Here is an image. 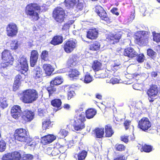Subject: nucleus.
Wrapping results in <instances>:
<instances>
[{
	"mask_svg": "<svg viewBox=\"0 0 160 160\" xmlns=\"http://www.w3.org/2000/svg\"><path fill=\"white\" fill-rule=\"evenodd\" d=\"M151 126V122L147 118L143 117L138 122V128L145 132H147Z\"/></svg>",
	"mask_w": 160,
	"mask_h": 160,
	"instance_id": "nucleus-8",
	"label": "nucleus"
},
{
	"mask_svg": "<svg viewBox=\"0 0 160 160\" xmlns=\"http://www.w3.org/2000/svg\"><path fill=\"white\" fill-rule=\"evenodd\" d=\"M137 60L139 62H144L145 59V57L142 54H139L137 58Z\"/></svg>",
	"mask_w": 160,
	"mask_h": 160,
	"instance_id": "nucleus-49",
	"label": "nucleus"
},
{
	"mask_svg": "<svg viewBox=\"0 0 160 160\" xmlns=\"http://www.w3.org/2000/svg\"><path fill=\"white\" fill-rule=\"evenodd\" d=\"M100 47V43L98 42H96L91 45L90 49L92 50L97 51L99 49Z\"/></svg>",
	"mask_w": 160,
	"mask_h": 160,
	"instance_id": "nucleus-39",
	"label": "nucleus"
},
{
	"mask_svg": "<svg viewBox=\"0 0 160 160\" xmlns=\"http://www.w3.org/2000/svg\"><path fill=\"white\" fill-rule=\"evenodd\" d=\"M158 92L156 86L154 85L151 87L148 90L147 94L150 98L156 97Z\"/></svg>",
	"mask_w": 160,
	"mask_h": 160,
	"instance_id": "nucleus-20",
	"label": "nucleus"
},
{
	"mask_svg": "<svg viewBox=\"0 0 160 160\" xmlns=\"http://www.w3.org/2000/svg\"><path fill=\"white\" fill-rule=\"evenodd\" d=\"M11 113L13 118L15 119L18 118L22 114L20 107L18 105L12 107L11 110Z\"/></svg>",
	"mask_w": 160,
	"mask_h": 160,
	"instance_id": "nucleus-14",
	"label": "nucleus"
},
{
	"mask_svg": "<svg viewBox=\"0 0 160 160\" xmlns=\"http://www.w3.org/2000/svg\"><path fill=\"white\" fill-rule=\"evenodd\" d=\"M33 158V155L30 154H24L21 160H32Z\"/></svg>",
	"mask_w": 160,
	"mask_h": 160,
	"instance_id": "nucleus-45",
	"label": "nucleus"
},
{
	"mask_svg": "<svg viewBox=\"0 0 160 160\" xmlns=\"http://www.w3.org/2000/svg\"><path fill=\"white\" fill-rule=\"evenodd\" d=\"M60 153V151H52L51 152H47V154L51 156H56Z\"/></svg>",
	"mask_w": 160,
	"mask_h": 160,
	"instance_id": "nucleus-53",
	"label": "nucleus"
},
{
	"mask_svg": "<svg viewBox=\"0 0 160 160\" xmlns=\"http://www.w3.org/2000/svg\"><path fill=\"white\" fill-rule=\"evenodd\" d=\"M158 72H152L151 73V76L152 78H156L157 77Z\"/></svg>",
	"mask_w": 160,
	"mask_h": 160,
	"instance_id": "nucleus-61",
	"label": "nucleus"
},
{
	"mask_svg": "<svg viewBox=\"0 0 160 160\" xmlns=\"http://www.w3.org/2000/svg\"><path fill=\"white\" fill-rule=\"evenodd\" d=\"M48 52L47 51H44L42 52L41 55V58L45 61H47L48 59Z\"/></svg>",
	"mask_w": 160,
	"mask_h": 160,
	"instance_id": "nucleus-48",
	"label": "nucleus"
},
{
	"mask_svg": "<svg viewBox=\"0 0 160 160\" xmlns=\"http://www.w3.org/2000/svg\"><path fill=\"white\" fill-rule=\"evenodd\" d=\"M140 147H141L142 150H152L153 149L152 146L150 145L144 144L142 147L140 145Z\"/></svg>",
	"mask_w": 160,
	"mask_h": 160,
	"instance_id": "nucleus-50",
	"label": "nucleus"
},
{
	"mask_svg": "<svg viewBox=\"0 0 160 160\" xmlns=\"http://www.w3.org/2000/svg\"><path fill=\"white\" fill-rule=\"evenodd\" d=\"M95 76L96 78H104L106 77H108V75L106 71H104L100 74H97V73H95Z\"/></svg>",
	"mask_w": 160,
	"mask_h": 160,
	"instance_id": "nucleus-47",
	"label": "nucleus"
},
{
	"mask_svg": "<svg viewBox=\"0 0 160 160\" xmlns=\"http://www.w3.org/2000/svg\"><path fill=\"white\" fill-rule=\"evenodd\" d=\"M51 103L52 105L57 108L56 109H54L56 110V111L60 109V108L62 104L60 99H54L52 101Z\"/></svg>",
	"mask_w": 160,
	"mask_h": 160,
	"instance_id": "nucleus-30",
	"label": "nucleus"
},
{
	"mask_svg": "<svg viewBox=\"0 0 160 160\" xmlns=\"http://www.w3.org/2000/svg\"><path fill=\"white\" fill-rule=\"evenodd\" d=\"M75 94L74 92L73 91H70L68 92V100L70 99Z\"/></svg>",
	"mask_w": 160,
	"mask_h": 160,
	"instance_id": "nucleus-56",
	"label": "nucleus"
},
{
	"mask_svg": "<svg viewBox=\"0 0 160 160\" xmlns=\"http://www.w3.org/2000/svg\"><path fill=\"white\" fill-rule=\"evenodd\" d=\"M130 123L131 121L129 120H126L125 122L124 125L126 130L129 128Z\"/></svg>",
	"mask_w": 160,
	"mask_h": 160,
	"instance_id": "nucleus-58",
	"label": "nucleus"
},
{
	"mask_svg": "<svg viewBox=\"0 0 160 160\" xmlns=\"http://www.w3.org/2000/svg\"><path fill=\"white\" fill-rule=\"evenodd\" d=\"M70 71H69L68 76L70 78L71 80L76 79L80 75V72L75 69H71Z\"/></svg>",
	"mask_w": 160,
	"mask_h": 160,
	"instance_id": "nucleus-23",
	"label": "nucleus"
},
{
	"mask_svg": "<svg viewBox=\"0 0 160 160\" xmlns=\"http://www.w3.org/2000/svg\"><path fill=\"white\" fill-rule=\"evenodd\" d=\"M80 79L86 83H89L93 80V77L88 72L86 73L83 78H80Z\"/></svg>",
	"mask_w": 160,
	"mask_h": 160,
	"instance_id": "nucleus-28",
	"label": "nucleus"
},
{
	"mask_svg": "<svg viewBox=\"0 0 160 160\" xmlns=\"http://www.w3.org/2000/svg\"><path fill=\"white\" fill-rule=\"evenodd\" d=\"M78 63L77 58L75 57L70 58L68 62V65L71 67L76 66Z\"/></svg>",
	"mask_w": 160,
	"mask_h": 160,
	"instance_id": "nucleus-35",
	"label": "nucleus"
},
{
	"mask_svg": "<svg viewBox=\"0 0 160 160\" xmlns=\"http://www.w3.org/2000/svg\"><path fill=\"white\" fill-rule=\"evenodd\" d=\"M120 63L119 62H115L113 64H112L111 65V70L114 71L118 69L120 67L119 66Z\"/></svg>",
	"mask_w": 160,
	"mask_h": 160,
	"instance_id": "nucleus-42",
	"label": "nucleus"
},
{
	"mask_svg": "<svg viewBox=\"0 0 160 160\" xmlns=\"http://www.w3.org/2000/svg\"><path fill=\"white\" fill-rule=\"evenodd\" d=\"M77 0H65V6L67 8H72L77 2Z\"/></svg>",
	"mask_w": 160,
	"mask_h": 160,
	"instance_id": "nucleus-33",
	"label": "nucleus"
},
{
	"mask_svg": "<svg viewBox=\"0 0 160 160\" xmlns=\"http://www.w3.org/2000/svg\"><path fill=\"white\" fill-rule=\"evenodd\" d=\"M69 25L68 24H65L63 26L62 28V30L64 31H67L69 28Z\"/></svg>",
	"mask_w": 160,
	"mask_h": 160,
	"instance_id": "nucleus-60",
	"label": "nucleus"
},
{
	"mask_svg": "<svg viewBox=\"0 0 160 160\" xmlns=\"http://www.w3.org/2000/svg\"><path fill=\"white\" fill-rule=\"evenodd\" d=\"M152 35H153V39L154 41L156 42L157 43L160 42V34L156 33L155 32H152Z\"/></svg>",
	"mask_w": 160,
	"mask_h": 160,
	"instance_id": "nucleus-46",
	"label": "nucleus"
},
{
	"mask_svg": "<svg viewBox=\"0 0 160 160\" xmlns=\"http://www.w3.org/2000/svg\"><path fill=\"white\" fill-rule=\"evenodd\" d=\"M10 46L12 50H16L17 49L18 46L17 40H14L12 41L10 44Z\"/></svg>",
	"mask_w": 160,
	"mask_h": 160,
	"instance_id": "nucleus-44",
	"label": "nucleus"
},
{
	"mask_svg": "<svg viewBox=\"0 0 160 160\" xmlns=\"http://www.w3.org/2000/svg\"><path fill=\"white\" fill-rule=\"evenodd\" d=\"M106 136V137H111L114 133L112 127L109 124L105 127Z\"/></svg>",
	"mask_w": 160,
	"mask_h": 160,
	"instance_id": "nucleus-32",
	"label": "nucleus"
},
{
	"mask_svg": "<svg viewBox=\"0 0 160 160\" xmlns=\"http://www.w3.org/2000/svg\"><path fill=\"white\" fill-rule=\"evenodd\" d=\"M95 131L97 138H101L103 137L104 134V128H97L95 129Z\"/></svg>",
	"mask_w": 160,
	"mask_h": 160,
	"instance_id": "nucleus-34",
	"label": "nucleus"
},
{
	"mask_svg": "<svg viewBox=\"0 0 160 160\" xmlns=\"http://www.w3.org/2000/svg\"><path fill=\"white\" fill-rule=\"evenodd\" d=\"M20 64L19 67L18 71H20L19 74L16 76L15 78L14 82L13 85V90H16L21 85V81L24 78L25 74L28 70V66L26 58L22 57L18 61Z\"/></svg>",
	"mask_w": 160,
	"mask_h": 160,
	"instance_id": "nucleus-1",
	"label": "nucleus"
},
{
	"mask_svg": "<svg viewBox=\"0 0 160 160\" xmlns=\"http://www.w3.org/2000/svg\"><path fill=\"white\" fill-rule=\"evenodd\" d=\"M34 114L33 112L26 110L23 112L22 118L27 122L31 121L34 118Z\"/></svg>",
	"mask_w": 160,
	"mask_h": 160,
	"instance_id": "nucleus-15",
	"label": "nucleus"
},
{
	"mask_svg": "<svg viewBox=\"0 0 160 160\" xmlns=\"http://www.w3.org/2000/svg\"><path fill=\"white\" fill-rule=\"evenodd\" d=\"M87 152L86 151H81L77 155L78 160L84 159L87 155Z\"/></svg>",
	"mask_w": 160,
	"mask_h": 160,
	"instance_id": "nucleus-37",
	"label": "nucleus"
},
{
	"mask_svg": "<svg viewBox=\"0 0 160 160\" xmlns=\"http://www.w3.org/2000/svg\"><path fill=\"white\" fill-rule=\"evenodd\" d=\"M117 9L116 8H113L111 10V11L113 13L117 16L119 15V13L117 12Z\"/></svg>",
	"mask_w": 160,
	"mask_h": 160,
	"instance_id": "nucleus-62",
	"label": "nucleus"
},
{
	"mask_svg": "<svg viewBox=\"0 0 160 160\" xmlns=\"http://www.w3.org/2000/svg\"><path fill=\"white\" fill-rule=\"evenodd\" d=\"M84 7L83 2L78 1V4L76 5V8L78 10H81Z\"/></svg>",
	"mask_w": 160,
	"mask_h": 160,
	"instance_id": "nucleus-52",
	"label": "nucleus"
},
{
	"mask_svg": "<svg viewBox=\"0 0 160 160\" xmlns=\"http://www.w3.org/2000/svg\"><path fill=\"white\" fill-rule=\"evenodd\" d=\"M7 33L9 37H13L16 36L18 32V28L17 25L14 23H10L7 26Z\"/></svg>",
	"mask_w": 160,
	"mask_h": 160,
	"instance_id": "nucleus-10",
	"label": "nucleus"
},
{
	"mask_svg": "<svg viewBox=\"0 0 160 160\" xmlns=\"http://www.w3.org/2000/svg\"><path fill=\"white\" fill-rule=\"evenodd\" d=\"M74 127V129L77 131L81 130L84 128V124L83 122L75 120Z\"/></svg>",
	"mask_w": 160,
	"mask_h": 160,
	"instance_id": "nucleus-27",
	"label": "nucleus"
},
{
	"mask_svg": "<svg viewBox=\"0 0 160 160\" xmlns=\"http://www.w3.org/2000/svg\"><path fill=\"white\" fill-rule=\"evenodd\" d=\"M21 157L20 152L15 151L11 153L5 154L2 157V160H20Z\"/></svg>",
	"mask_w": 160,
	"mask_h": 160,
	"instance_id": "nucleus-11",
	"label": "nucleus"
},
{
	"mask_svg": "<svg viewBox=\"0 0 160 160\" xmlns=\"http://www.w3.org/2000/svg\"><path fill=\"white\" fill-rule=\"evenodd\" d=\"M77 42L75 39L70 40L64 43L63 46L65 51L67 53L72 52L77 47Z\"/></svg>",
	"mask_w": 160,
	"mask_h": 160,
	"instance_id": "nucleus-9",
	"label": "nucleus"
},
{
	"mask_svg": "<svg viewBox=\"0 0 160 160\" xmlns=\"http://www.w3.org/2000/svg\"><path fill=\"white\" fill-rule=\"evenodd\" d=\"M38 97V94L34 89H28L23 92L21 98L22 101L26 103H30L36 101Z\"/></svg>",
	"mask_w": 160,
	"mask_h": 160,
	"instance_id": "nucleus-3",
	"label": "nucleus"
},
{
	"mask_svg": "<svg viewBox=\"0 0 160 160\" xmlns=\"http://www.w3.org/2000/svg\"><path fill=\"white\" fill-rule=\"evenodd\" d=\"M8 104L7 102L6 98H1L0 99V107L2 108H4L7 107Z\"/></svg>",
	"mask_w": 160,
	"mask_h": 160,
	"instance_id": "nucleus-41",
	"label": "nucleus"
},
{
	"mask_svg": "<svg viewBox=\"0 0 160 160\" xmlns=\"http://www.w3.org/2000/svg\"><path fill=\"white\" fill-rule=\"evenodd\" d=\"M27 148L28 149H34L35 146L34 144H28L27 145Z\"/></svg>",
	"mask_w": 160,
	"mask_h": 160,
	"instance_id": "nucleus-64",
	"label": "nucleus"
},
{
	"mask_svg": "<svg viewBox=\"0 0 160 160\" xmlns=\"http://www.w3.org/2000/svg\"><path fill=\"white\" fill-rule=\"evenodd\" d=\"M6 148V144L4 141H0V149L1 150H5Z\"/></svg>",
	"mask_w": 160,
	"mask_h": 160,
	"instance_id": "nucleus-54",
	"label": "nucleus"
},
{
	"mask_svg": "<svg viewBox=\"0 0 160 160\" xmlns=\"http://www.w3.org/2000/svg\"><path fill=\"white\" fill-rule=\"evenodd\" d=\"M147 54L152 58H155L157 56V53L150 49L147 50Z\"/></svg>",
	"mask_w": 160,
	"mask_h": 160,
	"instance_id": "nucleus-43",
	"label": "nucleus"
},
{
	"mask_svg": "<svg viewBox=\"0 0 160 160\" xmlns=\"http://www.w3.org/2000/svg\"><path fill=\"white\" fill-rule=\"evenodd\" d=\"M47 89L48 91L49 97L52 96L57 92L56 91V88L53 86H51V85L50 87L47 88Z\"/></svg>",
	"mask_w": 160,
	"mask_h": 160,
	"instance_id": "nucleus-36",
	"label": "nucleus"
},
{
	"mask_svg": "<svg viewBox=\"0 0 160 160\" xmlns=\"http://www.w3.org/2000/svg\"><path fill=\"white\" fill-rule=\"evenodd\" d=\"M63 41V37L62 36L57 35L53 38L50 43L54 45H56L62 43Z\"/></svg>",
	"mask_w": 160,
	"mask_h": 160,
	"instance_id": "nucleus-24",
	"label": "nucleus"
},
{
	"mask_svg": "<svg viewBox=\"0 0 160 160\" xmlns=\"http://www.w3.org/2000/svg\"><path fill=\"white\" fill-rule=\"evenodd\" d=\"M95 12L101 18V19L108 22H109V18L103 8L100 6L95 7Z\"/></svg>",
	"mask_w": 160,
	"mask_h": 160,
	"instance_id": "nucleus-12",
	"label": "nucleus"
},
{
	"mask_svg": "<svg viewBox=\"0 0 160 160\" xmlns=\"http://www.w3.org/2000/svg\"><path fill=\"white\" fill-rule=\"evenodd\" d=\"M33 77L38 82H40L42 80L43 72L42 69L38 67H36L32 72Z\"/></svg>",
	"mask_w": 160,
	"mask_h": 160,
	"instance_id": "nucleus-13",
	"label": "nucleus"
},
{
	"mask_svg": "<svg viewBox=\"0 0 160 160\" xmlns=\"http://www.w3.org/2000/svg\"><path fill=\"white\" fill-rule=\"evenodd\" d=\"M14 136L16 140L21 142H26L28 137L27 131L22 128L17 129L15 131Z\"/></svg>",
	"mask_w": 160,
	"mask_h": 160,
	"instance_id": "nucleus-6",
	"label": "nucleus"
},
{
	"mask_svg": "<svg viewBox=\"0 0 160 160\" xmlns=\"http://www.w3.org/2000/svg\"><path fill=\"white\" fill-rule=\"evenodd\" d=\"M102 67V63L100 61L98 60L93 61L92 64V68L95 72L101 70Z\"/></svg>",
	"mask_w": 160,
	"mask_h": 160,
	"instance_id": "nucleus-26",
	"label": "nucleus"
},
{
	"mask_svg": "<svg viewBox=\"0 0 160 160\" xmlns=\"http://www.w3.org/2000/svg\"><path fill=\"white\" fill-rule=\"evenodd\" d=\"M110 82L112 84H115L119 83V80L116 78H112L110 80Z\"/></svg>",
	"mask_w": 160,
	"mask_h": 160,
	"instance_id": "nucleus-57",
	"label": "nucleus"
},
{
	"mask_svg": "<svg viewBox=\"0 0 160 160\" xmlns=\"http://www.w3.org/2000/svg\"><path fill=\"white\" fill-rule=\"evenodd\" d=\"M96 112V111L94 109H88L86 112V117L88 119L92 118L95 115Z\"/></svg>",
	"mask_w": 160,
	"mask_h": 160,
	"instance_id": "nucleus-31",
	"label": "nucleus"
},
{
	"mask_svg": "<svg viewBox=\"0 0 160 160\" xmlns=\"http://www.w3.org/2000/svg\"><path fill=\"white\" fill-rule=\"evenodd\" d=\"M38 115L39 116L42 117L44 115V111L41 109H38Z\"/></svg>",
	"mask_w": 160,
	"mask_h": 160,
	"instance_id": "nucleus-63",
	"label": "nucleus"
},
{
	"mask_svg": "<svg viewBox=\"0 0 160 160\" xmlns=\"http://www.w3.org/2000/svg\"><path fill=\"white\" fill-rule=\"evenodd\" d=\"M83 109L80 108L78 109H77L76 111V119L75 120L79 121V122H83L85 120V113L84 112H82Z\"/></svg>",
	"mask_w": 160,
	"mask_h": 160,
	"instance_id": "nucleus-18",
	"label": "nucleus"
},
{
	"mask_svg": "<svg viewBox=\"0 0 160 160\" xmlns=\"http://www.w3.org/2000/svg\"><path fill=\"white\" fill-rule=\"evenodd\" d=\"M98 32L96 28L91 29L87 32V37L91 39H96L98 37Z\"/></svg>",
	"mask_w": 160,
	"mask_h": 160,
	"instance_id": "nucleus-21",
	"label": "nucleus"
},
{
	"mask_svg": "<svg viewBox=\"0 0 160 160\" xmlns=\"http://www.w3.org/2000/svg\"><path fill=\"white\" fill-rule=\"evenodd\" d=\"M2 58L3 62L1 64V68H4L8 66L9 64H12L14 59L9 51L5 50L3 51L2 53Z\"/></svg>",
	"mask_w": 160,
	"mask_h": 160,
	"instance_id": "nucleus-4",
	"label": "nucleus"
},
{
	"mask_svg": "<svg viewBox=\"0 0 160 160\" xmlns=\"http://www.w3.org/2000/svg\"><path fill=\"white\" fill-rule=\"evenodd\" d=\"M43 68L47 75L50 76L54 71V69L49 64H44L43 65Z\"/></svg>",
	"mask_w": 160,
	"mask_h": 160,
	"instance_id": "nucleus-25",
	"label": "nucleus"
},
{
	"mask_svg": "<svg viewBox=\"0 0 160 160\" xmlns=\"http://www.w3.org/2000/svg\"><path fill=\"white\" fill-rule=\"evenodd\" d=\"M123 54L125 56L132 58L137 56L138 53L133 48L129 47L124 49Z\"/></svg>",
	"mask_w": 160,
	"mask_h": 160,
	"instance_id": "nucleus-16",
	"label": "nucleus"
},
{
	"mask_svg": "<svg viewBox=\"0 0 160 160\" xmlns=\"http://www.w3.org/2000/svg\"><path fill=\"white\" fill-rule=\"evenodd\" d=\"M136 39L138 44L140 45H144L147 44L148 38V32L139 31L136 34Z\"/></svg>",
	"mask_w": 160,
	"mask_h": 160,
	"instance_id": "nucleus-7",
	"label": "nucleus"
},
{
	"mask_svg": "<svg viewBox=\"0 0 160 160\" xmlns=\"http://www.w3.org/2000/svg\"><path fill=\"white\" fill-rule=\"evenodd\" d=\"M121 38V36L119 34H111L109 35L107 39L109 41L110 43L112 44H114L115 42H117Z\"/></svg>",
	"mask_w": 160,
	"mask_h": 160,
	"instance_id": "nucleus-22",
	"label": "nucleus"
},
{
	"mask_svg": "<svg viewBox=\"0 0 160 160\" xmlns=\"http://www.w3.org/2000/svg\"><path fill=\"white\" fill-rule=\"evenodd\" d=\"M115 148L117 150H124L125 146L122 144H116Z\"/></svg>",
	"mask_w": 160,
	"mask_h": 160,
	"instance_id": "nucleus-55",
	"label": "nucleus"
},
{
	"mask_svg": "<svg viewBox=\"0 0 160 160\" xmlns=\"http://www.w3.org/2000/svg\"><path fill=\"white\" fill-rule=\"evenodd\" d=\"M40 7L36 3H30L27 5L25 12L26 14L30 17L32 20L37 21L39 18V13L42 12Z\"/></svg>",
	"mask_w": 160,
	"mask_h": 160,
	"instance_id": "nucleus-2",
	"label": "nucleus"
},
{
	"mask_svg": "<svg viewBox=\"0 0 160 160\" xmlns=\"http://www.w3.org/2000/svg\"><path fill=\"white\" fill-rule=\"evenodd\" d=\"M68 132L65 129H61L60 132H58V137L59 138H63L66 137L68 134Z\"/></svg>",
	"mask_w": 160,
	"mask_h": 160,
	"instance_id": "nucleus-40",
	"label": "nucleus"
},
{
	"mask_svg": "<svg viewBox=\"0 0 160 160\" xmlns=\"http://www.w3.org/2000/svg\"><path fill=\"white\" fill-rule=\"evenodd\" d=\"M142 85L138 83L134 84L132 85L133 88L135 90H141L142 89Z\"/></svg>",
	"mask_w": 160,
	"mask_h": 160,
	"instance_id": "nucleus-51",
	"label": "nucleus"
},
{
	"mask_svg": "<svg viewBox=\"0 0 160 160\" xmlns=\"http://www.w3.org/2000/svg\"><path fill=\"white\" fill-rule=\"evenodd\" d=\"M113 160H125V157L124 155H121L114 158Z\"/></svg>",
	"mask_w": 160,
	"mask_h": 160,
	"instance_id": "nucleus-59",
	"label": "nucleus"
},
{
	"mask_svg": "<svg viewBox=\"0 0 160 160\" xmlns=\"http://www.w3.org/2000/svg\"><path fill=\"white\" fill-rule=\"evenodd\" d=\"M51 122L49 119H47L43 122L42 123V128L43 131L50 126Z\"/></svg>",
	"mask_w": 160,
	"mask_h": 160,
	"instance_id": "nucleus-38",
	"label": "nucleus"
},
{
	"mask_svg": "<svg viewBox=\"0 0 160 160\" xmlns=\"http://www.w3.org/2000/svg\"><path fill=\"white\" fill-rule=\"evenodd\" d=\"M38 56V54L37 51H32L30 58V65L31 67H34L35 65L37 62Z\"/></svg>",
	"mask_w": 160,
	"mask_h": 160,
	"instance_id": "nucleus-17",
	"label": "nucleus"
},
{
	"mask_svg": "<svg viewBox=\"0 0 160 160\" xmlns=\"http://www.w3.org/2000/svg\"><path fill=\"white\" fill-rule=\"evenodd\" d=\"M56 139V137L53 135L49 134L42 138L41 142L44 144H49Z\"/></svg>",
	"mask_w": 160,
	"mask_h": 160,
	"instance_id": "nucleus-19",
	"label": "nucleus"
},
{
	"mask_svg": "<svg viewBox=\"0 0 160 160\" xmlns=\"http://www.w3.org/2000/svg\"><path fill=\"white\" fill-rule=\"evenodd\" d=\"M62 82V78L60 76H58L55 78L50 82L51 86L57 85L61 84Z\"/></svg>",
	"mask_w": 160,
	"mask_h": 160,
	"instance_id": "nucleus-29",
	"label": "nucleus"
},
{
	"mask_svg": "<svg viewBox=\"0 0 160 160\" xmlns=\"http://www.w3.org/2000/svg\"><path fill=\"white\" fill-rule=\"evenodd\" d=\"M53 14V17L57 22L61 23L64 21L66 14L63 8L59 7L56 8Z\"/></svg>",
	"mask_w": 160,
	"mask_h": 160,
	"instance_id": "nucleus-5",
	"label": "nucleus"
}]
</instances>
